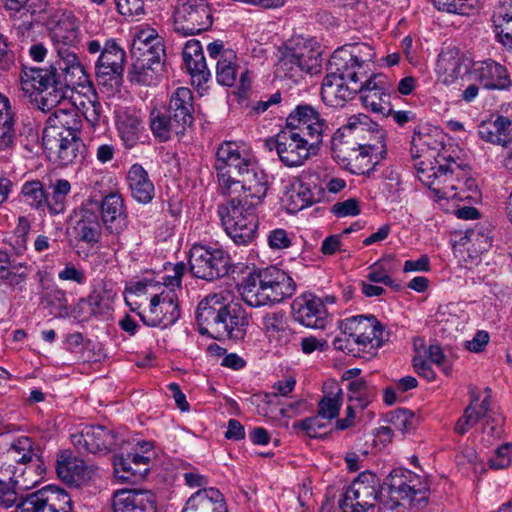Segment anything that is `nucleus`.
Masks as SVG:
<instances>
[{
	"mask_svg": "<svg viewBox=\"0 0 512 512\" xmlns=\"http://www.w3.org/2000/svg\"><path fill=\"white\" fill-rule=\"evenodd\" d=\"M430 485L426 477L408 469L392 470L383 482L369 471L362 472L346 489L339 501L342 512H370L379 503L394 510L405 502L412 508H424L429 501Z\"/></svg>",
	"mask_w": 512,
	"mask_h": 512,
	"instance_id": "obj_1",
	"label": "nucleus"
},
{
	"mask_svg": "<svg viewBox=\"0 0 512 512\" xmlns=\"http://www.w3.org/2000/svg\"><path fill=\"white\" fill-rule=\"evenodd\" d=\"M374 48L367 43H355L338 48L328 62V74L321 87V98L329 106L341 107L361 90V77L371 71Z\"/></svg>",
	"mask_w": 512,
	"mask_h": 512,
	"instance_id": "obj_2",
	"label": "nucleus"
},
{
	"mask_svg": "<svg viewBox=\"0 0 512 512\" xmlns=\"http://www.w3.org/2000/svg\"><path fill=\"white\" fill-rule=\"evenodd\" d=\"M219 190L222 195L242 193L240 199L260 205L266 197L268 179L265 172L235 142H224L216 152Z\"/></svg>",
	"mask_w": 512,
	"mask_h": 512,
	"instance_id": "obj_3",
	"label": "nucleus"
},
{
	"mask_svg": "<svg viewBox=\"0 0 512 512\" xmlns=\"http://www.w3.org/2000/svg\"><path fill=\"white\" fill-rule=\"evenodd\" d=\"M34 450L28 437L19 438L0 455V506L12 507L18 500V492L33 488L39 483L30 477L27 465L33 461Z\"/></svg>",
	"mask_w": 512,
	"mask_h": 512,
	"instance_id": "obj_4",
	"label": "nucleus"
},
{
	"mask_svg": "<svg viewBox=\"0 0 512 512\" xmlns=\"http://www.w3.org/2000/svg\"><path fill=\"white\" fill-rule=\"evenodd\" d=\"M295 290L293 279L276 266L253 270L238 284L243 301L251 307L280 303L290 298Z\"/></svg>",
	"mask_w": 512,
	"mask_h": 512,
	"instance_id": "obj_5",
	"label": "nucleus"
},
{
	"mask_svg": "<svg viewBox=\"0 0 512 512\" xmlns=\"http://www.w3.org/2000/svg\"><path fill=\"white\" fill-rule=\"evenodd\" d=\"M59 60L48 68L22 67L20 79L22 90L42 111H49L64 99V89L60 85L61 48L57 49Z\"/></svg>",
	"mask_w": 512,
	"mask_h": 512,
	"instance_id": "obj_6",
	"label": "nucleus"
},
{
	"mask_svg": "<svg viewBox=\"0 0 512 512\" xmlns=\"http://www.w3.org/2000/svg\"><path fill=\"white\" fill-rule=\"evenodd\" d=\"M219 204L217 214L226 234L237 245H249L258 235L259 220L257 210L259 205L231 197Z\"/></svg>",
	"mask_w": 512,
	"mask_h": 512,
	"instance_id": "obj_7",
	"label": "nucleus"
},
{
	"mask_svg": "<svg viewBox=\"0 0 512 512\" xmlns=\"http://www.w3.org/2000/svg\"><path fill=\"white\" fill-rule=\"evenodd\" d=\"M321 53L306 41H291L278 49L277 70L290 78L303 73L317 74L321 70Z\"/></svg>",
	"mask_w": 512,
	"mask_h": 512,
	"instance_id": "obj_8",
	"label": "nucleus"
},
{
	"mask_svg": "<svg viewBox=\"0 0 512 512\" xmlns=\"http://www.w3.org/2000/svg\"><path fill=\"white\" fill-rule=\"evenodd\" d=\"M318 143L308 139L297 129L286 126L275 137L265 141L269 150L275 149L280 161L287 167L301 166L310 156Z\"/></svg>",
	"mask_w": 512,
	"mask_h": 512,
	"instance_id": "obj_9",
	"label": "nucleus"
},
{
	"mask_svg": "<svg viewBox=\"0 0 512 512\" xmlns=\"http://www.w3.org/2000/svg\"><path fill=\"white\" fill-rule=\"evenodd\" d=\"M213 24L210 4L206 0H177L173 12L174 31L182 36L207 31Z\"/></svg>",
	"mask_w": 512,
	"mask_h": 512,
	"instance_id": "obj_10",
	"label": "nucleus"
},
{
	"mask_svg": "<svg viewBox=\"0 0 512 512\" xmlns=\"http://www.w3.org/2000/svg\"><path fill=\"white\" fill-rule=\"evenodd\" d=\"M189 267L193 276L213 281L229 273L231 259L221 248L196 244L190 250Z\"/></svg>",
	"mask_w": 512,
	"mask_h": 512,
	"instance_id": "obj_11",
	"label": "nucleus"
},
{
	"mask_svg": "<svg viewBox=\"0 0 512 512\" xmlns=\"http://www.w3.org/2000/svg\"><path fill=\"white\" fill-rule=\"evenodd\" d=\"M57 176L55 171L47 175L48 189H52V192L48 193L39 180L23 184L21 194L31 207L41 209L46 205L51 215H58L64 211V180Z\"/></svg>",
	"mask_w": 512,
	"mask_h": 512,
	"instance_id": "obj_12",
	"label": "nucleus"
},
{
	"mask_svg": "<svg viewBox=\"0 0 512 512\" xmlns=\"http://www.w3.org/2000/svg\"><path fill=\"white\" fill-rule=\"evenodd\" d=\"M70 440L79 452L107 453L118 447L120 436L102 425H86L80 431L71 432Z\"/></svg>",
	"mask_w": 512,
	"mask_h": 512,
	"instance_id": "obj_13",
	"label": "nucleus"
},
{
	"mask_svg": "<svg viewBox=\"0 0 512 512\" xmlns=\"http://www.w3.org/2000/svg\"><path fill=\"white\" fill-rule=\"evenodd\" d=\"M339 327L343 334L354 339L358 347L366 348L370 345L371 348L378 349L384 343V327L373 315L346 318L340 322Z\"/></svg>",
	"mask_w": 512,
	"mask_h": 512,
	"instance_id": "obj_14",
	"label": "nucleus"
},
{
	"mask_svg": "<svg viewBox=\"0 0 512 512\" xmlns=\"http://www.w3.org/2000/svg\"><path fill=\"white\" fill-rule=\"evenodd\" d=\"M125 59L124 49L115 40H107L95 65L98 84L119 86L124 74Z\"/></svg>",
	"mask_w": 512,
	"mask_h": 512,
	"instance_id": "obj_15",
	"label": "nucleus"
},
{
	"mask_svg": "<svg viewBox=\"0 0 512 512\" xmlns=\"http://www.w3.org/2000/svg\"><path fill=\"white\" fill-rule=\"evenodd\" d=\"M141 321L149 327L167 328L180 317L177 297L174 293L154 295L147 311L138 312Z\"/></svg>",
	"mask_w": 512,
	"mask_h": 512,
	"instance_id": "obj_16",
	"label": "nucleus"
},
{
	"mask_svg": "<svg viewBox=\"0 0 512 512\" xmlns=\"http://www.w3.org/2000/svg\"><path fill=\"white\" fill-rule=\"evenodd\" d=\"M372 134L374 141L367 144L359 145L357 152L342 164V167L352 174L370 176L374 171L376 163H372L370 154L380 155L386 154V133L378 124L372 123Z\"/></svg>",
	"mask_w": 512,
	"mask_h": 512,
	"instance_id": "obj_17",
	"label": "nucleus"
},
{
	"mask_svg": "<svg viewBox=\"0 0 512 512\" xmlns=\"http://www.w3.org/2000/svg\"><path fill=\"white\" fill-rule=\"evenodd\" d=\"M360 84L362 88L358 93L366 108L383 115L391 112L390 86L383 75L370 71L361 77Z\"/></svg>",
	"mask_w": 512,
	"mask_h": 512,
	"instance_id": "obj_18",
	"label": "nucleus"
},
{
	"mask_svg": "<svg viewBox=\"0 0 512 512\" xmlns=\"http://www.w3.org/2000/svg\"><path fill=\"white\" fill-rule=\"evenodd\" d=\"M286 126L297 129L308 139L320 144L324 132L328 129L327 121L311 105H298L287 117Z\"/></svg>",
	"mask_w": 512,
	"mask_h": 512,
	"instance_id": "obj_19",
	"label": "nucleus"
},
{
	"mask_svg": "<svg viewBox=\"0 0 512 512\" xmlns=\"http://www.w3.org/2000/svg\"><path fill=\"white\" fill-rule=\"evenodd\" d=\"M291 309L295 321L303 326L324 329L327 325V309L323 301L313 294H303L295 298Z\"/></svg>",
	"mask_w": 512,
	"mask_h": 512,
	"instance_id": "obj_20",
	"label": "nucleus"
},
{
	"mask_svg": "<svg viewBox=\"0 0 512 512\" xmlns=\"http://www.w3.org/2000/svg\"><path fill=\"white\" fill-rule=\"evenodd\" d=\"M438 166L418 168L419 179L429 187L438 199L457 198L453 168L451 165L441 164L436 159Z\"/></svg>",
	"mask_w": 512,
	"mask_h": 512,
	"instance_id": "obj_21",
	"label": "nucleus"
},
{
	"mask_svg": "<svg viewBox=\"0 0 512 512\" xmlns=\"http://www.w3.org/2000/svg\"><path fill=\"white\" fill-rule=\"evenodd\" d=\"M76 237L91 246L99 243L102 235V224L98 215V203L90 202L75 210L69 218Z\"/></svg>",
	"mask_w": 512,
	"mask_h": 512,
	"instance_id": "obj_22",
	"label": "nucleus"
},
{
	"mask_svg": "<svg viewBox=\"0 0 512 512\" xmlns=\"http://www.w3.org/2000/svg\"><path fill=\"white\" fill-rule=\"evenodd\" d=\"M362 119L364 121L360 118L358 122L350 121L347 125L337 129L332 136V156L341 166L347 160H351L350 157L357 152L359 145H361L356 141V138L365 130L364 126L367 125L369 120L367 116H363Z\"/></svg>",
	"mask_w": 512,
	"mask_h": 512,
	"instance_id": "obj_23",
	"label": "nucleus"
},
{
	"mask_svg": "<svg viewBox=\"0 0 512 512\" xmlns=\"http://www.w3.org/2000/svg\"><path fill=\"white\" fill-rule=\"evenodd\" d=\"M64 490L54 485L20 497L14 512H60L63 509L61 496Z\"/></svg>",
	"mask_w": 512,
	"mask_h": 512,
	"instance_id": "obj_24",
	"label": "nucleus"
},
{
	"mask_svg": "<svg viewBox=\"0 0 512 512\" xmlns=\"http://www.w3.org/2000/svg\"><path fill=\"white\" fill-rule=\"evenodd\" d=\"M224 292L208 295L200 301L197 307L196 320L199 332L215 339L216 332L221 329L220 319L226 305Z\"/></svg>",
	"mask_w": 512,
	"mask_h": 512,
	"instance_id": "obj_25",
	"label": "nucleus"
},
{
	"mask_svg": "<svg viewBox=\"0 0 512 512\" xmlns=\"http://www.w3.org/2000/svg\"><path fill=\"white\" fill-rule=\"evenodd\" d=\"M221 329L216 332L215 339H229L235 342L242 341L249 325L245 309L237 303H226L220 319Z\"/></svg>",
	"mask_w": 512,
	"mask_h": 512,
	"instance_id": "obj_26",
	"label": "nucleus"
},
{
	"mask_svg": "<svg viewBox=\"0 0 512 512\" xmlns=\"http://www.w3.org/2000/svg\"><path fill=\"white\" fill-rule=\"evenodd\" d=\"M112 508L113 512H156V497L149 490H118Z\"/></svg>",
	"mask_w": 512,
	"mask_h": 512,
	"instance_id": "obj_27",
	"label": "nucleus"
},
{
	"mask_svg": "<svg viewBox=\"0 0 512 512\" xmlns=\"http://www.w3.org/2000/svg\"><path fill=\"white\" fill-rule=\"evenodd\" d=\"M101 212L102 224L105 231L112 235L121 234L127 227L124 200L118 193L106 195L98 210Z\"/></svg>",
	"mask_w": 512,
	"mask_h": 512,
	"instance_id": "obj_28",
	"label": "nucleus"
},
{
	"mask_svg": "<svg viewBox=\"0 0 512 512\" xmlns=\"http://www.w3.org/2000/svg\"><path fill=\"white\" fill-rule=\"evenodd\" d=\"M472 74L488 90H507L512 85L507 69L491 59L475 63Z\"/></svg>",
	"mask_w": 512,
	"mask_h": 512,
	"instance_id": "obj_29",
	"label": "nucleus"
},
{
	"mask_svg": "<svg viewBox=\"0 0 512 512\" xmlns=\"http://www.w3.org/2000/svg\"><path fill=\"white\" fill-rule=\"evenodd\" d=\"M150 458L138 453L113 456L115 476L123 482L135 483L149 472Z\"/></svg>",
	"mask_w": 512,
	"mask_h": 512,
	"instance_id": "obj_30",
	"label": "nucleus"
},
{
	"mask_svg": "<svg viewBox=\"0 0 512 512\" xmlns=\"http://www.w3.org/2000/svg\"><path fill=\"white\" fill-rule=\"evenodd\" d=\"M164 110L174 119L177 125L186 131L194 121V105L192 91L187 87H178L170 96Z\"/></svg>",
	"mask_w": 512,
	"mask_h": 512,
	"instance_id": "obj_31",
	"label": "nucleus"
},
{
	"mask_svg": "<svg viewBox=\"0 0 512 512\" xmlns=\"http://www.w3.org/2000/svg\"><path fill=\"white\" fill-rule=\"evenodd\" d=\"M64 109H57L47 120V126L43 130V147L50 161L61 159L64 150V137L62 136L63 124L59 120Z\"/></svg>",
	"mask_w": 512,
	"mask_h": 512,
	"instance_id": "obj_32",
	"label": "nucleus"
},
{
	"mask_svg": "<svg viewBox=\"0 0 512 512\" xmlns=\"http://www.w3.org/2000/svg\"><path fill=\"white\" fill-rule=\"evenodd\" d=\"M182 57L194 83L197 82L200 85L210 79L211 73L207 68L202 47L198 40L192 39L186 42Z\"/></svg>",
	"mask_w": 512,
	"mask_h": 512,
	"instance_id": "obj_33",
	"label": "nucleus"
},
{
	"mask_svg": "<svg viewBox=\"0 0 512 512\" xmlns=\"http://www.w3.org/2000/svg\"><path fill=\"white\" fill-rule=\"evenodd\" d=\"M182 512H227L222 493L215 488L199 489L186 502Z\"/></svg>",
	"mask_w": 512,
	"mask_h": 512,
	"instance_id": "obj_34",
	"label": "nucleus"
},
{
	"mask_svg": "<svg viewBox=\"0 0 512 512\" xmlns=\"http://www.w3.org/2000/svg\"><path fill=\"white\" fill-rule=\"evenodd\" d=\"M127 182L131 196L139 203L147 204L152 201L155 194V187L148 172L142 165L133 164L127 173Z\"/></svg>",
	"mask_w": 512,
	"mask_h": 512,
	"instance_id": "obj_35",
	"label": "nucleus"
},
{
	"mask_svg": "<svg viewBox=\"0 0 512 512\" xmlns=\"http://www.w3.org/2000/svg\"><path fill=\"white\" fill-rule=\"evenodd\" d=\"M149 125L153 136L159 142H167L172 135L182 136L186 132L164 109L151 110Z\"/></svg>",
	"mask_w": 512,
	"mask_h": 512,
	"instance_id": "obj_36",
	"label": "nucleus"
},
{
	"mask_svg": "<svg viewBox=\"0 0 512 512\" xmlns=\"http://www.w3.org/2000/svg\"><path fill=\"white\" fill-rule=\"evenodd\" d=\"M477 132L483 141L504 147L512 136V122L507 117L498 116L495 120L482 121Z\"/></svg>",
	"mask_w": 512,
	"mask_h": 512,
	"instance_id": "obj_37",
	"label": "nucleus"
},
{
	"mask_svg": "<svg viewBox=\"0 0 512 512\" xmlns=\"http://www.w3.org/2000/svg\"><path fill=\"white\" fill-rule=\"evenodd\" d=\"M491 22L497 40L505 47L512 44V2L497 5L492 12Z\"/></svg>",
	"mask_w": 512,
	"mask_h": 512,
	"instance_id": "obj_38",
	"label": "nucleus"
},
{
	"mask_svg": "<svg viewBox=\"0 0 512 512\" xmlns=\"http://www.w3.org/2000/svg\"><path fill=\"white\" fill-rule=\"evenodd\" d=\"M117 127L126 148H133L144 130L141 116L132 111H123L118 115Z\"/></svg>",
	"mask_w": 512,
	"mask_h": 512,
	"instance_id": "obj_39",
	"label": "nucleus"
},
{
	"mask_svg": "<svg viewBox=\"0 0 512 512\" xmlns=\"http://www.w3.org/2000/svg\"><path fill=\"white\" fill-rule=\"evenodd\" d=\"M95 474V468L84 460L66 458V486L81 487L88 483Z\"/></svg>",
	"mask_w": 512,
	"mask_h": 512,
	"instance_id": "obj_40",
	"label": "nucleus"
},
{
	"mask_svg": "<svg viewBox=\"0 0 512 512\" xmlns=\"http://www.w3.org/2000/svg\"><path fill=\"white\" fill-rule=\"evenodd\" d=\"M66 132V159L70 163L81 165L85 161L87 147L79 137L77 124L70 125V121L66 120Z\"/></svg>",
	"mask_w": 512,
	"mask_h": 512,
	"instance_id": "obj_41",
	"label": "nucleus"
},
{
	"mask_svg": "<svg viewBox=\"0 0 512 512\" xmlns=\"http://www.w3.org/2000/svg\"><path fill=\"white\" fill-rule=\"evenodd\" d=\"M92 96V85L69 87L68 80H66V118L72 117L75 112H79L88 106Z\"/></svg>",
	"mask_w": 512,
	"mask_h": 512,
	"instance_id": "obj_42",
	"label": "nucleus"
},
{
	"mask_svg": "<svg viewBox=\"0 0 512 512\" xmlns=\"http://www.w3.org/2000/svg\"><path fill=\"white\" fill-rule=\"evenodd\" d=\"M318 201V198L311 191L309 186L304 183L293 185L292 189L286 196V207L290 213H296L313 203Z\"/></svg>",
	"mask_w": 512,
	"mask_h": 512,
	"instance_id": "obj_43",
	"label": "nucleus"
},
{
	"mask_svg": "<svg viewBox=\"0 0 512 512\" xmlns=\"http://www.w3.org/2000/svg\"><path fill=\"white\" fill-rule=\"evenodd\" d=\"M237 56L233 50L226 49L217 60L216 79L223 86L234 85L237 77Z\"/></svg>",
	"mask_w": 512,
	"mask_h": 512,
	"instance_id": "obj_44",
	"label": "nucleus"
},
{
	"mask_svg": "<svg viewBox=\"0 0 512 512\" xmlns=\"http://www.w3.org/2000/svg\"><path fill=\"white\" fill-rule=\"evenodd\" d=\"M162 73L155 67L145 66L133 61L127 73V79L131 84L139 86H155L159 83Z\"/></svg>",
	"mask_w": 512,
	"mask_h": 512,
	"instance_id": "obj_45",
	"label": "nucleus"
},
{
	"mask_svg": "<svg viewBox=\"0 0 512 512\" xmlns=\"http://www.w3.org/2000/svg\"><path fill=\"white\" fill-rule=\"evenodd\" d=\"M66 80L69 87L91 85L89 76L75 52H66Z\"/></svg>",
	"mask_w": 512,
	"mask_h": 512,
	"instance_id": "obj_46",
	"label": "nucleus"
},
{
	"mask_svg": "<svg viewBox=\"0 0 512 512\" xmlns=\"http://www.w3.org/2000/svg\"><path fill=\"white\" fill-rule=\"evenodd\" d=\"M437 69L443 74V83L449 84L462 73L463 66L460 58L456 57L452 52H442L438 56ZM466 70V67H464V72Z\"/></svg>",
	"mask_w": 512,
	"mask_h": 512,
	"instance_id": "obj_47",
	"label": "nucleus"
},
{
	"mask_svg": "<svg viewBox=\"0 0 512 512\" xmlns=\"http://www.w3.org/2000/svg\"><path fill=\"white\" fill-rule=\"evenodd\" d=\"M263 327L270 336L278 334L279 337L285 338L286 341L292 334L287 326L285 315L282 312L267 314L263 318Z\"/></svg>",
	"mask_w": 512,
	"mask_h": 512,
	"instance_id": "obj_48",
	"label": "nucleus"
},
{
	"mask_svg": "<svg viewBox=\"0 0 512 512\" xmlns=\"http://www.w3.org/2000/svg\"><path fill=\"white\" fill-rule=\"evenodd\" d=\"M342 404V390L324 396L318 403V414L321 418L334 419L338 416Z\"/></svg>",
	"mask_w": 512,
	"mask_h": 512,
	"instance_id": "obj_49",
	"label": "nucleus"
},
{
	"mask_svg": "<svg viewBox=\"0 0 512 512\" xmlns=\"http://www.w3.org/2000/svg\"><path fill=\"white\" fill-rule=\"evenodd\" d=\"M87 300L91 309H93V317L99 318L108 315L112 311L111 298L106 291H93Z\"/></svg>",
	"mask_w": 512,
	"mask_h": 512,
	"instance_id": "obj_50",
	"label": "nucleus"
},
{
	"mask_svg": "<svg viewBox=\"0 0 512 512\" xmlns=\"http://www.w3.org/2000/svg\"><path fill=\"white\" fill-rule=\"evenodd\" d=\"M476 252L483 253L492 246V240L482 227L468 229L464 237Z\"/></svg>",
	"mask_w": 512,
	"mask_h": 512,
	"instance_id": "obj_51",
	"label": "nucleus"
},
{
	"mask_svg": "<svg viewBox=\"0 0 512 512\" xmlns=\"http://www.w3.org/2000/svg\"><path fill=\"white\" fill-rule=\"evenodd\" d=\"M141 57V58H151L155 61L164 62L165 58V46L163 42H159L156 39V42L150 46L137 47L135 49H131V57ZM158 66V63L156 64Z\"/></svg>",
	"mask_w": 512,
	"mask_h": 512,
	"instance_id": "obj_52",
	"label": "nucleus"
},
{
	"mask_svg": "<svg viewBox=\"0 0 512 512\" xmlns=\"http://www.w3.org/2000/svg\"><path fill=\"white\" fill-rule=\"evenodd\" d=\"M480 419V412H476L475 408L470 404L465 408L463 415L457 420L454 431L459 435H464Z\"/></svg>",
	"mask_w": 512,
	"mask_h": 512,
	"instance_id": "obj_53",
	"label": "nucleus"
},
{
	"mask_svg": "<svg viewBox=\"0 0 512 512\" xmlns=\"http://www.w3.org/2000/svg\"><path fill=\"white\" fill-rule=\"evenodd\" d=\"M153 0H116L119 13L123 16H140L145 13V6Z\"/></svg>",
	"mask_w": 512,
	"mask_h": 512,
	"instance_id": "obj_54",
	"label": "nucleus"
},
{
	"mask_svg": "<svg viewBox=\"0 0 512 512\" xmlns=\"http://www.w3.org/2000/svg\"><path fill=\"white\" fill-rule=\"evenodd\" d=\"M476 0H448L444 5H435L440 11L448 13L469 15L475 8Z\"/></svg>",
	"mask_w": 512,
	"mask_h": 512,
	"instance_id": "obj_55",
	"label": "nucleus"
},
{
	"mask_svg": "<svg viewBox=\"0 0 512 512\" xmlns=\"http://www.w3.org/2000/svg\"><path fill=\"white\" fill-rule=\"evenodd\" d=\"M331 211L337 217L357 216L361 213L360 201L357 198H349L345 201L336 202Z\"/></svg>",
	"mask_w": 512,
	"mask_h": 512,
	"instance_id": "obj_56",
	"label": "nucleus"
},
{
	"mask_svg": "<svg viewBox=\"0 0 512 512\" xmlns=\"http://www.w3.org/2000/svg\"><path fill=\"white\" fill-rule=\"evenodd\" d=\"M511 448L509 444H503L497 448L493 456L489 459L488 464L491 469H504L511 464Z\"/></svg>",
	"mask_w": 512,
	"mask_h": 512,
	"instance_id": "obj_57",
	"label": "nucleus"
},
{
	"mask_svg": "<svg viewBox=\"0 0 512 512\" xmlns=\"http://www.w3.org/2000/svg\"><path fill=\"white\" fill-rule=\"evenodd\" d=\"M268 245L273 250L289 248L292 244L289 233L282 228H276L269 232L267 236Z\"/></svg>",
	"mask_w": 512,
	"mask_h": 512,
	"instance_id": "obj_58",
	"label": "nucleus"
},
{
	"mask_svg": "<svg viewBox=\"0 0 512 512\" xmlns=\"http://www.w3.org/2000/svg\"><path fill=\"white\" fill-rule=\"evenodd\" d=\"M66 46L76 48L81 42L82 33L78 19L73 15H66Z\"/></svg>",
	"mask_w": 512,
	"mask_h": 512,
	"instance_id": "obj_59",
	"label": "nucleus"
},
{
	"mask_svg": "<svg viewBox=\"0 0 512 512\" xmlns=\"http://www.w3.org/2000/svg\"><path fill=\"white\" fill-rule=\"evenodd\" d=\"M98 107H99V104H96V102L94 100H91L89 102V105L86 106L85 108H83V110H80L79 112H75L72 115V117H71L72 124L71 125H74L76 123L78 128L80 129L81 123H82V120H81L82 117L85 118L89 123L94 125L95 123H97V121L99 119Z\"/></svg>",
	"mask_w": 512,
	"mask_h": 512,
	"instance_id": "obj_60",
	"label": "nucleus"
},
{
	"mask_svg": "<svg viewBox=\"0 0 512 512\" xmlns=\"http://www.w3.org/2000/svg\"><path fill=\"white\" fill-rule=\"evenodd\" d=\"M323 426L319 414L293 423V429L301 430L309 437H316L318 430Z\"/></svg>",
	"mask_w": 512,
	"mask_h": 512,
	"instance_id": "obj_61",
	"label": "nucleus"
},
{
	"mask_svg": "<svg viewBox=\"0 0 512 512\" xmlns=\"http://www.w3.org/2000/svg\"><path fill=\"white\" fill-rule=\"evenodd\" d=\"M413 414L405 409L398 410L391 418V424L396 431L401 433L408 432L412 429Z\"/></svg>",
	"mask_w": 512,
	"mask_h": 512,
	"instance_id": "obj_62",
	"label": "nucleus"
},
{
	"mask_svg": "<svg viewBox=\"0 0 512 512\" xmlns=\"http://www.w3.org/2000/svg\"><path fill=\"white\" fill-rule=\"evenodd\" d=\"M15 140L14 120L0 122V150L11 148Z\"/></svg>",
	"mask_w": 512,
	"mask_h": 512,
	"instance_id": "obj_63",
	"label": "nucleus"
},
{
	"mask_svg": "<svg viewBox=\"0 0 512 512\" xmlns=\"http://www.w3.org/2000/svg\"><path fill=\"white\" fill-rule=\"evenodd\" d=\"M156 39L159 40V42H163L162 38L157 34V32L154 29L148 28L145 30H141L136 34L131 49H135L137 47L142 48L143 46H150L156 42Z\"/></svg>",
	"mask_w": 512,
	"mask_h": 512,
	"instance_id": "obj_64",
	"label": "nucleus"
}]
</instances>
